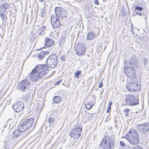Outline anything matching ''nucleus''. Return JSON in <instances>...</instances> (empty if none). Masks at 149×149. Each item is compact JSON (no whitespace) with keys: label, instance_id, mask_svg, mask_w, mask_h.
Listing matches in <instances>:
<instances>
[{"label":"nucleus","instance_id":"1","mask_svg":"<svg viewBox=\"0 0 149 149\" xmlns=\"http://www.w3.org/2000/svg\"><path fill=\"white\" fill-rule=\"evenodd\" d=\"M125 105L134 106L139 104L138 99L132 95H127L125 97Z\"/></svg>","mask_w":149,"mask_h":149},{"label":"nucleus","instance_id":"2","mask_svg":"<svg viewBox=\"0 0 149 149\" xmlns=\"http://www.w3.org/2000/svg\"><path fill=\"white\" fill-rule=\"evenodd\" d=\"M57 62V57L56 55L53 54L50 55L47 58L46 63L47 65L51 68H53L56 66Z\"/></svg>","mask_w":149,"mask_h":149},{"label":"nucleus","instance_id":"3","mask_svg":"<svg viewBox=\"0 0 149 149\" xmlns=\"http://www.w3.org/2000/svg\"><path fill=\"white\" fill-rule=\"evenodd\" d=\"M135 80L131 79L128 83L126 88L130 91H138L140 88V86L135 82Z\"/></svg>","mask_w":149,"mask_h":149},{"label":"nucleus","instance_id":"4","mask_svg":"<svg viewBox=\"0 0 149 149\" xmlns=\"http://www.w3.org/2000/svg\"><path fill=\"white\" fill-rule=\"evenodd\" d=\"M124 72L127 76L131 80H134L136 79L135 76V69L132 67L125 66L124 69Z\"/></svg>","mask_w":149,"mask_h":149},{"label":"nucleus","instance_id":"5","mask_svg":"<svg viewBox=\"0 0 149 149\" xmlns=\"http://www.w3.org/2000/svg\"><path fill=\"white\" fill-rule=\"evenodd\" d=\"M30 83L29 80L24 79L19 83L18 85L17 88L18 90L25 91L28 90Z\"/></svg>","mask_w":149,"mask_h":149},{"label":"nucleus","instance_id":"6","mask_svg":"<svg viewBox=\"0 0 149 149\" xmlns=\"http://www.w3.org/2000/svg\"><path fill=\"white\" fill-rule=\"evenodd\" d=\"M113 145V140H102L100 144L102 149H112Z\"/></svg>","mask_w":149,"mask_h":149},{"label":"nucleus","instance_id":"7","mask_svg":"<svg viewBox=\"0 0 149 149\" xmlns=\"http://www.w3.org/2000/svg\"><path fill=\"white\" fill-rule=\"evenodd\" d=\"M54 10L55 14L58 17L63 18L66 17L67 16V11L62 8L56 7Z\"/></svg>","mask_w":149,"mask_h":149},{"label":"nucleus","instance_id":"8","mask_svg":"<svg viewBox=\"0 0 149 149\" xmlns=\"http://www.w3.org/2000/svg\"><path fill=\"white\" fill-rule=\"evenodd\" d=\"M125 137L127 140H138L139 139L138 132L135 130H133L130 131Z\"/></svg>","mask_w":149,"mask_h":149},{"label":"nucleus","instance_id":"9","mask_svg":"<svg viewBox=\"0 0 149 149\" xmlns=\"http://www.w3.org/2000/svg\"><path fill=\"white\" fill-rule=\"evenodd\" d=\"M47 70H42L39 71L37 75L34 73L32 74H31L30 78L31 80L32 81H36L39 79L41 78L46 74V71Z\"/></svg>","mask_w":149,"mask_h":149},{"label":"nucleus","instance_id":"10","mask_svg":"<svg viewBox=\"0 0 149 149\" xmlns=\"http://www.w3.org/2000/svg\"><path fill=\"white\" fill-rule=\"evenodd\" d=\"M82 129L81 128H74L71 131L70 135L74 139H78L80 136Z\"/></svg>","mask_w":149,"mask_h":149},{"label":"nucleus","instance_id":"11","mask_svg":"<svg viewBox=\"0 0 149 149\" xmlns=\"http://www.w3.org/2000/svg\"><path fill=\"white\" fill-rule=\"evenodd\" d=\"M48 69V67L44 65H38L35 68L32 70L31 73V74L35 73L37 75V74L38 73L39 71L42 70H47Z\"/></svg>","mask_w":149,"mask_h":149},{"label":"nucleus","instance_id":"12","mask_svg":"<svg viewBox=\"0 0 149 149\" xmlns=\"http://www.w3.org/2000/svg\"><path fill=\"white\" fill-rule=\"evenodd\" d=\"M86 48L84 44L79 43L76 46L75 52L78 55H80L84 53Z\"/></svg>","mask_w":149,"mask_h":149},{"label":"nucleus","instance_id":"13","mask_svg":"<svg viewBox=\"0 0 149 149\" xmlns=\"http://www.w3.org/2000/svg\"><path fill=\"white\" fill-rule=\"evenodd\" d=\"M52 25L53 28H58L61 26L59 18L54 16H52L51 19Z\"/></svg>","mask_w":149,"mask_h":149},{"label":"nucleus","instance_id":"14","mask_svg":"<svg viewBox=\"0 0 149 149\" xmlns=\"http://www.w3.org/2000/svg\"><path fill=\"white\" fill-rule=\"evenodd\" d=\"M24 107L23 104L22 102H17L12 106L14 111L16 112H18L21 111Z\"/></svg>","mask_w":149,"mask_h":149},{"label":"nucleus","instance_id":"15","mask_svg":"<svg viewBox=\"0 0 149 149\" xmlns=\"http://www.w3.org/2000/svg\"><path fill=\"white\" fill-rule=\"evenodd\" d=\"M137 128L142 133L147 132L149 130V123L138 125Z\"/></svg>","mask_w":149,"mask_h":149},{"label":"nucleus","instance_id":"16","mask_svg":"<svg viewBox=\"0 0 149 149\" xmlns=\"http://www.w3.org/2000/svg\"><path fill=\"white\" fill-rule=\"evenodd\" d=\"M54 41L52 39L49 38H46L45 39V46L40 49L39 50H41L43 48H45L51 47L54 43Z\"/></svg>","mask_w":149,"mask_h":149},{"label":"nucleus","instance_id":"17","mask_svg":"<svg viewBox=\"0 0 149 149\" xmlns=\"http://www.w3.org/2000/svg\"><path fill=\"white\" fill-rule=\"evenodd\" d=\"M27 129L29 128L32 126L34 124V119L33 118H29L25 120L23 122Z\"/></svg>","mask_w":149,"mask_h":149},{"label":"nucleus","instance_id":"18","mask_svg":"<svg viewBox=\"0 0 149 149\" xmlns=\"http://www.w3.org/2000/svg\"><path fill=\"white\" fill-rule=\"evenodd\" d=\"M137 62V59L136 56L135 55H133L130 58L129 62V64L130 65H133L136 63Z\"/></svg>","mask_w":149,"mask_h":149},{"label":"nucleus","instance_id":"19","mask_svg":"<svg viewBox=\"0 0 149 149\" xmlns=\"http://www.w3.org/2000/svg\"><path fill=\"white\" fill-rule=\"evenodd\" d=\"M49 53V52L48 51L46 52L42 50L40 51L39 54L38 55V57L40 59H41L44 57L46 55H47Z\"/></svg>","mask_w":149,"mask_h":149},{"label":"nucleus","instance_id":"20","mask_svg":"<svg viewBox=\"0 0 149 149\" xmlns=\"http://www.w3.org/2000/svg\"><path fill=\"white\" fill-rule=\"evenodd\" d=\"M18 129L21 132H24L27 129L25 125L23 124V122L18 126Z\"/></svg>","mask_w":149,"mask_h":149},{"label":"nucleus","instance_id":"21","mask_svg":"<svg viewBox=\"0 0 149 149\" xmlns=\"http://www.w3.org/2000/svg\"><path fill=\"white\" fill-rule=\"evenodd\" d=\"M53 100L54 103H58L61 101V98L59 96H56L53 97Z\"/></svg>","mask_w":149,"mask_h":149},{"label":"nucleus","instance_id":"22","mask_svg":"<svg viewBox=\"0 0 149 149\" xmlns=\"http://www.w3.org/2000/svg\"><path fill=\"white\" fill-rule=\"evenodd\" d=\"M94 34L92 32H90L87 34V39L88 40L92 39L94 38Z\"/></svg>","mask_w":149,"mask_h":149},{"label":"nucleus","instance_id":"23","mask_svg":"<svg viewBox=\"0 0 149 149\" xmlns=\"http://www.w3.org/2000/svg\"><path fill=\"white\" fill-rule=\"evenodd\" d=\"M45 27L43 26L39 30V34L40 35H42L44 31L45 30Z\"/></svg>","mask_w":149,"mask_h":149},{"label":"nucleus","instance_id":"24","mask_svg":"<svg viewBox=\"0 0 149 149\" xmlns=\"http://www.w3.org/2000/svg\"><path fill=\"white\" fill-rule=\"evenodd\" d=\"M19 131L18 129L17 130H15L13 132V135L14 136L17 137L19 135Z\"/></svg>","mask_w":149,"mask_h":149},{"label":"nucleus","instance_id":"25","mask_svg":"<svg viewBox=\"0 0 149 149\" xmlns=\"http://www.w3.org/2000/svg\"><path fill=\"white\" fill-rule=\"evenodd\" d=\"M129 142L133 145H136L139 143V140H128Z\"/></svg>","mask_w":149,"mask_h":149},{"label":"nucleus","instance_id":"26","mask_svg":"<svg viewBox=\"0 0 149 149\" xmlns=\"http://www.w3.org/2000/svg\"><path fill=\"white\" fill-rule=\"evenodd\" d=\"M6 9L1 6L0 7V14L5 13Z\"/></svg>","mask_w":149,"mask_h":149},{"label":"nucleus","instance_id":"27","mask_svg":"<svg viewBox=\"0 0 149 149\" xmlns=\"http://www.w3.org/2000/svg\"><path fill=\"white\" fill-rule=\"evenodd\" d=\"M1 6L6 9L10 7V4L8 3H5L2 5Z\"/></svg>","mask_w":149,"mask_h":149},{"label":"nucleus","instance_id":"28","mask_svg":"<svg viewBox=\"0 0 149 149\" xmlns=\"http://www.w3.org/2000/svg\"><path fill=\"white\" fill-rule=\"evenodd\" d=\"M93 106V105H91L89 104H87L85 105V107L88 110H89L91 109Z\"/></svg>","mask_w":149,"mask_h":149},{"label":"nucleus","instance_id":"29","mask_svg":"<svg viewBox=\"0 0 149 149\" xmlns=\"http://www.w3.org/2000/svg\"><path fill=\"white\" fill-rule=\"evenodd\" d=\"M5 14V13L0 14V16L1 18L3 21L5 20L7 18Z\"/></svg>","mask_w":149,"mask_h":149},{"label":"nucleus","instance_id":"30","mask_svg":"<svg viewBox=\"0 0 149 149\" xmlns=\"http://www.w3.org/2000/svg\"><path fill=\"white\" fill-rule=\"evenodd\" d=\"M81 73V71L78 70L76 71L74 74L75 77L76 78H78L79 77V75Z\"/></svg>","mask_w":149,"mask_h":149},{"label":"nucleus","instance_id":"31","mask_svg":"<svg viewBox=\"0 0 149 149\" xmlns=\"http://www.w3.org/2000/svg\"><path fill=\"white\" fill-rule=\"evenodd\" d=\"M45 12L44 10V8H43V9L41 10L40 15H41V17H43L45 16Z\"/></svg>","mask_w":149,"mask_h":149},{"label":"nucleus","instance_id":"32","mask_svg":"<svg viewBox=\"0 0 149 149\" xmlns=\"http://www.w3.org/2000/svg\"><path fill=\"white\" fill-rule=\"evenodd\" d=\"M143 9V8L142 7H140L138 6H136L135 8V12H136V10H138L139 11H141Z\"/></svg>","mask_w":149,"mask_h":149},{"label":"nucleus","instance_id":"33","mask_svg":"<svg viewBox=\"0 0 149 149\" xmlns=\"http://www.w3.org/2000/svg\"><path fill=\"white\" fill-rule=\"evenodd\" d=\"M54 119L53 118L50 117L48 119V121L49 123H54Z\"/></svg>","mask_w":149,"mask_h":149},{"label":"nucleus","instance_id":"34","mask_svg":"<svg viewBox=\"0 0 149 149\" xmlns=\"http://www.w3.org/2000/svg\"><path fill=\"white\" fill-rule=\"evenodd\" d=\"M133 149H143V148L140 146H136L133 147Z\"/></svg>","mask_w":149,"mask_h":149},{"label":"nucleus","instance_id":"35","mask_svg":"<svg viewBox=\"0 0 149 149\" xmlns=\"http://www.w3.org/2000/svg\"><path fill=\"white\" fill-rule=\"evenodd\" d=\"M111 109V106H108L106 112L107 113H108L109 112V110Z\"/></svg>","mask_w":149,"mask_h":149},{"label":"nucleus","instance_id":"36","mask_svg":"<svg viewBox=\"0 0 149 149\" xmlns=\"http://www.w3.org/2000/svg\"><path fill=\"white\" fill-rule=\"evenodd\" d=\"M98 50L99 52H100L102 51V46L101 45H100L98 48Z\"/></svg>","mask_w":149,"mask_h":149},{"label":"nucleus","instance_id":"37","mask_svg":"<svg viewBox=\"0 0 149 149\" xmlns=\"http://www.w3.org/2000/svg\"><path fill=\"white\" fill-rule=\"evenodd\" d=\"M120 145L123 146H125V143H124V142L123 141H120Z\"/></svg>","mask_w":149,"mask_h":149},{"label":"nucleus","instance_id":"38","mask_svg":"<svg viewBox=\"0 0 149 149\" xmlns=\"http://www.w3.org/2000/svg\"><path fill=\"white\" fill-rule=\"evenodd\" d=\"M103 82L102 81H101L100 82V84H99L98 87L99 88H101L103 86Z\"/></svg>","mask_w":149,"mask_h":149},{"label":"nucleus","instance_id":"39","mask_svg":"<svg viewBox=\"0 0 149 149\" xmlns=\"http://www.w3.org/2000/svg\"><path fill=\"white\" fill-rule=\"evenodd\" d=\"M62 81V79H60L58 81H57L56 83V85H58Z\"/></svg>","mask_w":149,"mask_h":149},{"label":"nucleus","instance_id":"40","mask_svg":"<svg viewBox=\"0 0 149 149\" xmlns=\"http://www.w3.org/2000/svg\"><path fill=\"white\" fill-rule=\"evenodd\" d=\"M130 111V110L129 109L127 108V109H125V110H124L123 111L124 112H125L126 113H129Z\"/></svg>","mask_w":149,"mask_h":149},{"label":"nucleus","instance_id":"41","mask_svg":"<svg viewBox=\"0 0 149 149\" xmlns=\"http://www.w3.org/2000/svg\"><path fill=\"white\" fill-rule=\"evenodd\" d=\"M94 3L96 5H98L99 4V2L98 0H94Z\"/></svg>","mask_w":149,"mask_h":149},{"label":"nucleus","instance_id":"42","mask_svg":"<svg viewBox=\"0 0 149 149\" xmlns=\"http://www.w3.org/2000/svg\"><path fill=\"white\" fill-rule=\"evenodd\" d=\"M60 59L63 61H64L65 58L64 56H62L61 57Z\"/></svg>","mask_w":149,"mask_h":149},{"label":"nucleus","instance_id":"43","mask_svg":"<svg viewBox=\"0 0 149 149\" xmlns=\"http://www.w3.org/2000/svg\"><path fill=\"white\" fill-rule=\"evenodd\" d=\"M123 13V15H125L127 13L126 11H122V14Z\"/></svg>","mask_w":149,"mask_h":149},{"label":"nucleus","instance_id":"44","mask_svg":"<svg viewBox=\"0 0 149 149\" xmlns=\"http://www.w3.org/2000/svg\"><path fill=\"white\" fill-rule=\"evenodd\" d=\"M112 103H113V102L112 101H110L109 102V106H111L112 105Z\"/></svg>","mask_w":149,"mask_h":149},{"label":"nucleus","instance_id":"45","mask_svg":"<svg viewBox=\"0 0 149 149\" xmlns=\"http://www.w3.org/2000/svg\"><path fill=\"white\" fill-rule=\"evenodd\" d=\"M144 17H145V20H146L147 17V13L145 14L144 15Z\"/></svg>","mask_w":149,"mask_h":149},{"label":"nucleus","instance_id":"46","mask_svg":"<svg viewBox=\"0 0 149 149\" xmlns=\"http://www.w3.org/2000/svg\"><path fill=\"white\" fill-rule=\"evenodd\" d=\"M26 23H27L28 21V17H27V16L26 17Z\"/></svg>","mask_w":149,"mask_h":149},{"label":"nucleus","instance_id":"47","mask_svg":"<svg viewBox=\"0 0 149 149\" xmlns=\"http://www.w3.org/2000/svg\"><path fill=\"white\" fill-rule=\"evenodd\" d=\"M0 93L1 94V93L3 91V89H0Z\"/></svg>","mask_w":149,"mask_h":149},{"label":"nucleus","instance_id":"48","mask_svg":"<svg viewBox=\"0 0 149 149\" xmlns=\"http://www.w3.org/2000/svg\"><path fill=\"white\" fill-rule=\"evenodd\" d=\"M39 1L42 2L43 1V0H39Z\"/></svg>","mask_w":149,"mask_h":149},{"label":"nucleus","instance_id":"49","mask_svg":"<svg viewBox=\"0 0 149 149\" xmlns=\"http://www.w3.org/2000/svg\"><path fill=\"white\" fill-rule=\"evenodd\" d=\"M138 15H141V13H139V14H138Z\"/></svg>","mask_w":149,"mask_h":149},{"label":"nucleus","instance_id":"50","mask_svg":"<svg viewBox=\"0 0 149 149\" xmlns=\"http://www.w3.org/2000/svg\"><path fill=\"white\" fill-rule=\"evenodd\" d=\"M125 115H126V116H128L129 115H128V114H125Z\"/></svg>","mask_w":149,"mask_h":149},{"label":"nucleus","instance_id":"51","mask_svg":"<svg viewBox=\"0 0 149 149\" xmlns=\"http://www.w3.org/2000/svg\"><path fill=\"white\" fill-rule=\"evenodd\" d=\"M139 14L138 12H136V14L137 15V14Z\"/></svg>","mask_w":149,"mask_h":149},{"label":"nucleus","instance_id":"52","mask_svg":"<svg viewBox=\"0 0 149 149\" xmlns=\"http://www.w3.org/2000/svg\"><path fill=\"white\" fill-rule=\"evenodd\" d=\"M53 136H52V138H50L49 139H53Z\"/></svg>","mask_w":149,"mask_h":149},{"label":"nucleus","instance_id":"53","mask_svg":"<svg viewBox=\"0 0 149 149\" xmlns=\"http://www.w3.org/2000/svg\"><path fill=\"white\" fill-rule=\"evenodd\" d=\"M7 144H8V143H6V144L5 146H7Z\"/></svg>","mask_w":149,"mask_h":149},{"label":"nucleus","instance_id":"54","mask_svg":"<svg viewBox=\"0 0 149 149\" xmlns=\"http://www.w3.org/2000/svg\"><path fill=\"white\" fill-rule=\"evenodd\" d=\"M105 48L104 47V50H103V51L105 49Z\"/></svg>","mask_w":149,"mask_h":149},{"label":"nucleus","instance_id":"55","mask_svg":"<svg viewBox=\"0 0 149 149\" xmlns=\"http://www.w3.org/2000/svg\"><path fill=\"white\" fill-rule=\"evenodd\" d=\"M126 61H124V63H125V64H126Z\"/></svg>","mask_w":149,"mask_h":149},{"label":"nucleus","instance_id":"56","mask_svg":"<svg viewBox=\"0 0 149 149\" xmlns=\"http://www.w3.org/2000/svg\"><path fill=\"white\" fill-rule=\"evenodd\" d=\"M49 141L48 143H50V140H48Z\"/></svg>","mask_w":149,"mask_h":149},{"label":"nucleus","instance_id":"57","mask_svg":"<svg viewBox=\"0 0 149 149\" xmlns=\"http://www.w3.org/2000/svg\"><path fill=\"white\" fill-rule=\"evenodd\" d=\"M75 133H78L77 132H75Z\"/></svg>","mask_w":149,"mask_h":149},{"label":"nucleus","instance_id":"58","mask_svg":"<svg viewBox=\"0 0 149 149\" xmlns=\"http://www.w3.org/2000/svg\"><path fill=\"white\" fill-rule=\"evenodd\" d=\"M104 138H103V139H102V140H104Z\"/></svg>","mask_w":149,"mask_h":149},{"label":"nucleus","instance_id":"59","mask_svg":"<svg viewBox=\"0 0 149 149\" xmlns=\"http://www.w3.org/2000/svg\"><path fill=\"white\" fill-rule=\"evenodd\" d=\"M132 33H133V31H132Z\"/></svg>","mask_w":149,"mask_h":149},{"label":"nucleus","instance_id":"60","mask_svg":"<svg viewBox=\"0 0 149 149\" xmlns=\"http://www.w3.org/2000/svg\"><path fill=\"white\" fill-rule=\"evenodd\" d=\"M29 75H30V76L31 75V74L30 75V74H29Z\"/></svg>","mask_w":149,"mask_h":149}]
</instances>
